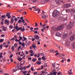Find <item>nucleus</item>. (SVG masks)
Wrapping results in <instances>:
<instances>
[{"mask_svg": "<svg viewBox=\"0 0 75 75\" xmlns=\"http://www.w3.org/2000/svg\"><path fill=\"white\" fill-rule=\"evenodd\" d=\"M67 6L68 7H69L71 6V4H67Z\"/></svg>", "mask_w": 75, "mask_h": 75, "instance_id": "44", "label": "nucleus"}, {"mask_svg": "<svg viewBox=\"0 0 75 75\" xmlns=\"http://www.w3.org/2000/svg\"><path fill=\"white\" fill-rule=\"evenodd\" d=\"M23 39H24V40H27V39L26 38H25V37H23Z\"/></svg>", "mask_w": 75, "mask_h": 75, "instance_id": "62", "label": "nucleus"}, {"mask_svg": "<svg viewBox=\"0 0 75 75\" xmlns=\"http://www.w3.org/2000/svg\"><path fill=\"white\" fill-rule=\"evenodd\" d=\"M38 1V0H32V2H33V3H36Z\"/></svg>", "mask_w": 75, "mask_h": 75, "instance_id": "24", "label": "nucleus"}, {"mask_svg": "<svg viewBox=\"0 0 75 75\" xmlns=\"http://www.w3.org/2000/svg\"><path fill=\"white\" fill-rule=\"evenodd\" d=\"M75 38L74 36H71L70 38V40L71 41H73L75 40Z\"/></svg>", "mask_w": 75, "mask_h": 75, "instance_id": "7", "label": "nucleus"}, {"mask_svg": "<svg viewBox=\"0 0 75 75\" xmlns=\"http://www.w3.org/2000/svg\"><path fill=\"white\" fill-rule=\"evenodd\" d=\"M32 46L34 50H37V46H35L34 44L32 45Z\"/></svg>", "mask_w": 75, "mask_h": 75, "instance_id": "11", "label": "nucleus"}, {"mask_svg": "<svg viewBox=\"0 0 75 75\" xmlns=\"http://www.w3.org/2000/svg\"><path fill=\"white\" fill-rule=\"evenodd\" d=\"M50 51L52 53H53V52H54V50H52V49H51L50 50Z\"/></svg>", "mask_w": 75, "mask_h": 75, "instance_id": "26", "label": "nucleus"}, {"mask_svg": "<svg viewBox=\"0 0 75 75\" xmlns=\"http://www.w3.org/2000/svg\"><path fill=\"white\" fill-rule=\"evenodd\" d=\"M5 22H4L5 24H7V25H9L10 24V22H9V21L8 20H6L5 21Z\"/></svg>", "mask_w": 75, "mask_h": 75, "instance_id": "9", "label": "nucleus"}, {"mask_svg": "<svg viewBox=\"0 0 75 75\" xmlns=\"http://www.w3.org/2000/svg\"><path fill=\"white\" fill-rule=\"evenodd\" d=\"M29 52L30 53V54H33L34 52L33 50H30L29 51Z\"/></svg>", "mask_w": 75, "mask_h": 75, "instance_id": "25", "label": "nucleus"}, {"mask_svg": "<svg viewBox=\"0 0 75 75\" xmlns=\"http://www.w3.org/2000/svg\"><path fill=\"white\" fill-rule=\"evenodd\" d=\"M31 66V64H29V65H28L27 67L28 68H30V67Z\"/></svg>", "mask_w": 75, "mask_h": 75, "instance_id": "48", "label": "nucleus"}, {"mask_svg": "<svg viewBox=\"0 0 75 75\" xmlns=\"http://www.w3.org/2000/svg\"><path fill=\"white\" fill-rule=\"evenodd\" d=\"M68 74L69 75H71L72 74V69H70L68 71Z\"/></svg>", "mask_w": 75, "mask_h": 75, "instance_id": "14", "label": "nucleus"}, {"mask_svg": "<svg viewBox=\"0 0 75 75\" xmlns=\"http://www.w3.org/2000/svg\"><path fill=\"white\" fill-rule=\"evenodd\" d=\"M37 61V59H32V61L33 62H35V61Z\"/></svg>", "mask_w": 75, "mask_h": 75, "instance_id": "29", "label": "nucleus"}, {"mask_svg": "<svg viewBox=\"0 0 75 75\" xmlns=\"http://www.w3.org/2000/svg\"><path fill=\"white\" fill-rule=\"evenodd\" d=\"M74 22H73L72 23L71 25H68L67 28H68L69 29L70 28H71L72 27H73V25H74Z\"/></svg>", "mask_w": 75, "mask_h": 75, "instance_id": "4", "label": "nucleus"}, {"mask_svg": "<svg viewBox=\"0 0 75 75\" xmlns=\"http://www.w3.org/2000/svg\"><path fill=\"white\" fill-rule=\"evenodd\" d=\"M18 26H16L15 27V28L16 29L17 31H19V30H21L22 28V27H19L18 28Z\"/></svg>", "mask_w": 75, "mask_h": 75, "instance_id": "6", "label": "nucleus"}, {"mask_svg": "<svg viewBox=\"0 0 75 75\" xmlns=\"http://www.w3.org/2000/svg\"><path fill=\"white\" fill-rule=\"evenodd\" d=\"M24 64V61H22L20 63V66H22V65H23V64Z\"/></svg>", "mask_w": 75, "mask_h": 75, "instance_id": "21", "label": "nucleus"}, {"mask_svg": "<svg viewBox=\"0 0 75 75\" xmlns=\"http://www.w3.org/2000/svg\"><path fill=\"white\" fill-rule=\"evenodd\" d=\"M30 42L28 41V42H26V45L27 46H28V45H30Z\"/></svg>", "mask_w": 75, "mask_h": 75, "instance_id": "19", "label": "nucleus"}, {"mask_svg": "<svg viewBox=\"0 0 75 75\" xmlns=\"http://www.w3.org/2000/svg\"><path fill=\"white\" fill-rule=\"evenodd\" d=\"M68 36V34L67 33H65L63 35V37L64 38H66Z\"/></svg>", "mask_w": 75, "mask_h": 75, "instance_id": "10", "label": "nucleus"}, {"mask_svg": "<svg viewBox=\"0 0 75 75\" xmlns=\"http://www.w3.org/2000/svg\"><path fill=\"white\" fill-rule=\"evenodd\" d=\"M52 66L54 68H55V64H53Z\"/></svg>", "mask_w": 75, "mask_h": 75, "instance_id": "47", "label": "nucleus"}, {"mask_svg": "<svg viewBox=\"0 0 75 75\" xmlns=\"http://www.w3.org/2000/svg\"><path fill=\"white\" fill-rule=\"evenodd\" d=\"M15 41H16V42H20V40H17V39H16Z\"/></svg>", "mask_w": 75, "mask_h": 75, "instance_id": "28", "label": "nucleus"}, {"mask_svg": "<svg viewBox=\"0 0 75 75\" xmlns=\"http://www.w3.org/2000/svg\"><path fill=\"white\" fill-rule=\"evenodd\" d=\"M21 21H22V20H20L18 21V23H21Z\"/></svg>", "mask_w": 75, "mask_h": 75, "instance_id": "40", "label": "nucleus"}, {"mask_svg": "<svg viewBox=\"0 0 75 75\" xmlns=\"http://www.w3.org/2000/svg\"><path fill=\"white\" fill-rule=\"evenodd\" d=\"M70 61H71V60H70V59H68L67 60V61H68V62H70Z\"/></svg>", "mask_w": 75, "mask_h": 75, "instance_id": "63", "label": "nucleus"}, {"mask_svg": "<svg viewBox=\"0 0 75 75\" xmlns=\"http://www.w3.org/2000/svg\"><path fill=\"white\" fill-rule=\"evenodd\" d=\"M30 55V56L32 57V56H33L34 55V54L31 53Z\"/></svg>", "mask_w": 75, "mask_h": 75, "instance_id": "60", "label": "nucleus"}, {"mask_svg": "<svg viewBox=\"0 0 75 75\" xmlns=\"http://www.w3.org/2000/svg\"><path fill=\"white\" fill-rule=\"evenodd\" d=\"M61 57L62 59H64V57H65V54H62V55L61 56Z\"/></svg>", "mask_w": 75, "mask_h": 75, "instance_id": "23", "label": "nucleus"}, {"mask_svg": "<svg viewBox=\"0 0 75 75\" xmlns=\"http://www.w3.org/2000/svg\"><path fill=\"white\" fill-rule=\"evenodd\" d=\"M11 50H14V47L13 46H12L11 48Z\"/></svg>", "mask_w": 75, "mask_h": 75, "instance_id": "51", "label": "nucleus"}, {"mask_svg": "<svg viewBox=\"0 0 75 75\" xmlns=\"http://www.w3.org/2000/svg\"><path fill=\"white\" fill-rule=\"evenodd\" d=\"M25 54H26V55H27V54H28V52L27 51H26Z\"/></svg>", "mask_w": 75, "mask_h": 75, "instance_id": "58", "label": "nucleus"}, {"mask_svg": "<svg viewBox=\"0 0 75 75\" xmlns=\"http://www.w3.org/2000/svg\"><path fill=\"white\" fill-rule=\"evenodd\" d=\"M50 74V75H52V73L51 72L50 73V74Z\"/></svg>", "mask_w": 75, "mask_h": 75, "instance_id": "64", "label": "nucleus"}, {"mask_svg": "<svg viewBox=\"0 0 75 75\" xmlns=\"http://www.w3.org/2000/svg\"><path fill=\"white\" fill-rule=\"evenodd\" d=\"M34 30H39V28H34Z\"/></svg>", "mask_w": 75, "mask_h": 75, "instance_id": "36", "label": "nucleus"}, {"mask_svg": "<svg viewBox=\"0 0 75 75\" xmlns=\"http://www.w3.org/2000/svg\"><path fill=\"white\" fill-rule=\"evenodd\" d=\"M31 69L32 71H34V68H33V67H31Z\"/></svg>", "mask_w": 75, "mask_h": 75, "instance_id": "57", "label": "nucleus"}, {"mask_svg": "<svg viewBox=\"0 0 75 75\" xmlns=\"http://www.w3.org/2000/svg\"><path fill=\"white\" fill-rule=\"evenodd\" d=\"M19 69H20V68L18 67L17 69H13V72H16L18 70H19Z\"/></svg>", "mask_w": 75, "mask_h": 75, "instance_id": "16", "label": "nucleus"}, {"mask_svg": "<svg viewBox=\"0 0 75 75\" xmlns=\"http://www.w3.org/2000/svg\"><path fill=\"white\" fill-rule=\"evenodd\" d=\"M27 14V12L25 11L23 13V14L24 15H25V14Z\"/></svg>", "mask_w": 75, "mask_h": 75, "instance_id": "52", "label": "nucleus"}, {"mask_svg": "<svg viewBox=\"0 0 75 75\" xmlns=\"http://www.w3.org/2000/svg\"><path fill=\"white\" fill-rule=\"evenodd\" d=\"M34 10L35 11H38V10L39 11H38V13H40V9H39L38 8L35 9H34Z\"/></svg>", "mask_w": 75, "mask_h": 75, "instance_id": "18", "label": "nucleus"}, {"mask_svg": "<svg viewBox=\"0 0 75 75\" xmlns=\"http://www.w3.org/2000/svg\"><path fill=\"white\" fill-rule=\"evenodd\" d=\"M64 7L65 8H68L67 4H66L64 5Z\"/></svg>", "mask_w": 75, "mask_h": 75, "instance_id": "30", "label": "nucleus"}, {"mask_svg": "<svg viewBox=\"0 0 75 75\" xmlns=\"http://www.w3.org/2000/svg\"><path fill=\"white\" fill-rule=\"evenodd\" d=\"M35 39H36V42H38V41H40V37L38 36V35H36L35 37Z\"/></svg>", "mask_w": 75, "mask_h": 75, "instance_id": "5", "label": "nucleus"}, {"mask_svg": "<svg viewBox=\"0 0 75 75\" xmlns=\"http://www.w3.org/2000/svg\"><path fill=\"white\" fill-rule=\"evenodd\" d=\"M44 67H47V64H45L44 65Z\"/></svg>", "mask_w": 75, "mask_h": 75, "instance_id": "55", "label": "nucleus"}, {"mask_svg": "<svg viewBox=\"0 0 75 75\" xmlns=\"http://www.w3.org/2000/svg\"><path fill=\"white\" fill-rule=\"evenodd\" d=\"M42 58L43 60H46V59H45L44 57H42Z\"/></svg>", "mask_w": 75, "mask_h": 75, "instance_id": "37", "label": "nucleus"}, {"mask_svg": "<svg viewBox=\"0 0 75 75\" xmlns=\"http://www.w3.org/2000/svg\"><path fill=\"white\" fill-rule=\"evenodd\" d=\"M19 37L20 38V40H20V41H21V40L23 39V38H22V37H20V35L19 36Z\"/></svg>", "mask_w": 75, "mask_h": 75, "instance_id": "32", "label": "nucleus"}, {"mask_svg": "<svg viewBox=\"0 0 75 75\" xmlns=\"http://www.w3.org/2000/svg\"><path fill=\"white\" fill-rule=\"evenodd\" d=\"M73 47L74 48L75 47V42L74 43V44L73 45Z\"/></svg>", "mask_w": 75, "mask_h": 75, "instance_id": "50", "label": "nucleus"}, {"mask_svg": "<svg viewBox=\"0 0 75 75\" xmlns=\"http://www.w3.org/2000/svg\"><path fill=\"white\" fill-rule=\"evenodd\" d=\"M36 64L38 65H40V64H41V62H40V61H37L36 62Z\"/></svg>", "mask_w": 75, "mask_h": 75, "instance_id": "20", "label": "nucleus"}, {"mask_svg": "<svg viewBox=\"0 0 75 75\" xmlns=\"http://www.w3.org/2000/svg\"><path fill=\"white\" fill-rule=\"evenodd\" d=\"M41 18H43V19L46 18L48 17V15H46L44 11H42V13H41Z\"/></svg>", "mask_w": 75, "mask_h": 75, "instance_id": "2", "label": "nucleus"}, {"mask_svg": "<svg viewBox=\"0 0 75 75\" xmlns=\"http://www.w3.org/2000/svg\"><path fill=\"white\" fill-rule=\"evenodd\" d=\"M23 25H26V26H27V24L25 22H24L23 23Z\"/></svg>", "mask_w": 75, "mask_h": 75, "instance_id": "43", "label": "nucleus"}, {"mask_svg": "<svg viewBox=\"0 0 75 75\" xmlns=\"http://www.w3.org/2000/svg\"><path fill=\"white\" fill-rule=\"evenodd\" d=\"M9 28H13V26L11 25L9 26Z\"/></svg>", "mask_w": 75, "mask_h": 75, "instance_id": "49", "label": "nucleus"}, {"mask_svg": "<svg viewBox=\"0 0 75 75\" xmlns=\"http://www.w3.org/2000/svg\"><path fill=\"white\" fill-rule=\"evenodd\" d=\"M43 73H45V71H42V73L40 74H39L40 75H42V74H43Z\"/></svg>", "mask_w": 75, "mask_h": 75, "instance_id": "42", "label": "nucleus"}, {"mask_svg": "<svg viewBox=\"0 0 75 75\" xmlns=\"http://www.w3.org/2000/svg\"><path fill=\"white\" fill-rule=\"evenodd\" d=\"M57 72H54L53 73V75H56L57 74Z\"/></svg>", "mask_w": 75, "mask_h": 75, "instance_id": "31", "label": "nucleus"}, {"mask_svg": "<svg viewBox=\"0 0 75 75\" xmlns=\"http://www.w3.org/2000/svg\"><path fill=\"white\" fill-rule=\"evenodd\" d=\"M57 4H59L60 3H61V0H55Z\"/></svg>", "mask_w": 75, "mask_h": 75, "instance_id": "13", "label": "nucleus"}, {"mask_svg": "<svg viewBox=\"0 0 75 75\" xmlns=\"http://www.w3.org/2000/svg\"><path fill=\"white\" fill-rule=\"evenodd\" d=\"M0 58H2V54L1 53H0Z\"/></svg>", "mask_w": 75, "mask_h": 75, "instance_id": "56", "label": "nucleus"}, {"mask_svg": "<svg viewBox=\"0 0 75 75\" xmlns=\"http://www.w3.org/2000/svg\"><path fill=\"white\" fill-rule=\"evenodd\" d=\"M59 15V12L57 11H54L52 13L53 17H57Z\"/></svg>", "mask_w": 75, "mask_h": 75, "instance_id": "1", "label": "nucleus"}, {"mask_svg": "<svg viewBox=\"0 0 75 75\" xmlns=\"http://www.w3.org/2000/svg\"><path fill=\"white\" fill-rule=\"evenodd\" d=\"M35 27H38V23H35Z\"/></svg>", "mask_w": 75, "mask_h": 75, "instance_id": "46", "label": "nucleus"}, {"mask_svg": "<svg viewBox=\"0 0 75 75\" xmlns=\"http://www.w3.org/2000/svg\"><path fill=\"white\" fill-rule=\"evenodd\" d=\"M4 41V39H1L0 40V42H3Z\"/></svg>", "mask_w": 75, "mask_h": 75, "instance_id": "33", "label": "nucleus"}, {"mask_svg": "<svg viewBox=\"0 0 75 75\" xmlns=\"http://www.w3.org/2000/svg\"><path fill=\"white\" fill-rule=\"evenodd\" d=\"M14 20H15V21H17L18 20V19H17V18H15Z\"/></svg>", "mask_w": 75, "mask_h": 75, "instance_id": "54", "label": "nucleus"}, {"mask_svg": "<svg viewBox=\"0 0 75 75\" xmlns=\"http://www.w3.org/2000/svg\"><path fill=\"white\" fill-rule=\"evenodd\" d=\"M11 21L10 23L11 24H13L14 23V19H13V17H12L11 18Z\"/></svg>", "mask_w": 75, "mask_h": 75, "instance_id": "15", "label": "nucleus"}, {"mask_svg": "<svg viewBox=\"0 0 75 75\" xmlns=\"http://www.w3.org/2000/svg\"><path fill=\"white\" fill-rule=\"evenodd\" d=\"M21 30V31H24V30H25V28L24 27H23V28H22Z\"/></svg>", "mask_w": 75, "mask_h": 75, "instance_id": "27", "label": "nucleus"}, {"mask_svg": "<svg viewBox=\"0 0 75 75\" xmlns=\"http://www.w3.org/2000/svg\"><path fill=\"white\" fill-rule=\"evenodd\" d=\"M2 28H3V31H6V28L4 27V26H2Z\"/></svg>", "mask_w": 75, "mask_h": 75, "instance_id": "17", "label": "nucleus"}, {"mask_svg": "<svg viewBox=\"0 0 75 75\" xmlns=\"http://www.w3.org/2000/svg\"><path fill=\"white\" fill-rule=\"evenodd\" d=\"M64 25H60L56 29V30L58 31V30H62V28H64Z\"/></svg>", "mask_w": 75, "mask_h": 75, "instance_id": "3", "label": "nucleus"}, {"mask_svg": "<svg viewBox=\"0 0 75 75\" xmlns=\"http://www.w3.org/2000/svg\"><path fill=\"white\" fill-rule=\"evenodd\" d=\"M14 47L15 48H16L17 47V44L15 43L14 44Z\"/></svg>", "mask_w": 75, "mask_h": 75, "instance_id": "34", "label": "nucleus"}, {"mask_svg": "<svg viewBox=\"0 0 75 75\" xmlns=\"http://www.w3.org/2000/svg\"><path fill=\"white\" fill-rule=\"evenodd\" d=\"M16 38H17V36H15L13 38H12L11 40H13V41H14Z\"/></svg>", "mask_w": 75, "mask_h": 75, "instance_id": "22", "label": "nucleus"}, {"mask_svg": "<svg viewBox=\"0 0 75 75\" xmlns=\"http://www.w3.org/2000/svg\"><path fill=\"white\" fill-rule=\"evenodd\" d=\"M6 16L8 17V18H11V16L10 15V13L8 12L6 15Z\"/></svg>", "mask_w": 75, "mask_h": 75, "instance_id": "8", "label": "nucleus"}, {"mask_svg": "<svg viewBox=\"0 0 75 75\" xmlns=\"http://www.w3.org/2000/svg\"><path fill=\"white\" fill-rule=\"evenodd\" d=\"M1 25H3L4 24V22L3 21H2L1 22Z\"/></svg>", "mask_w": 75, "mask_h": 75, "instance_id": "35", "label": "nucleus"}, {"mask_svg": "<svg viewBox=\"0 0 75 75\" xmlns=\"http://www.w3.org/2000/svg\"><path fill=\"white\" fill-rule=\"evenodd\" d=\"M19 69H20L21 70H22L23 69V67H21L20 68H19Z\"/></svg>", "mask_w": 75, "mask_h": 75, "instance_id": "53", "label": "nucleus"}, {"mask_svg": "<svg viewBox=\"0 0 75 75\" xmlns=\"http://www.w3.org/2000/svg\"><path fill=\"white\" fill-rule=\"evenodd\" d=\"M3 47V45H0V50H1V49Z\"/></svg>", "mask_w": 75, "mask_h": 75, "instance_id": "41", "label": "nucleus"}, {"mask_svg": "<svg viewBox=\"0 0 75 75\" xmlns=\"http://www.w3.org/2000/svg\"><path fill=\"white\" fill-rule=\"evenodd\" d=\"M56 35V36H57L58 37H61V34L58 32L57 33Z\"/></svg>", "mask_w": 75, "mask_h": 75, "instance_id": "12", "label": "nucleus"}, {"mask_svg": "<svg viewBox=\"0 0 75 75\" xmlns=\"http://www.w3.org/2000/svg\"><path fill=\"white\" fill-rule=\"evenodd\" d=\"M30 30H33L34 29V28H33L32 27L30 28Z\"/></svg>", "mask_w": 75, "mask_h": 75, "instance_id": "59", "label": "nucleus"}, {"mask_svg": "<svg viewBox=\"0 0 75 75\" xmlns=\"http://www.w3.org/2000/svg\"><path fill=\"white\" fill-rule=\"evenodd\" d=\"M59 53H57L56 54H55V55H59Z\"/></svg>", "mask_w": 75, "mask_h": 75, "instance_id": "61", "label": "nucleus"}, {"mask_svg": "<svg viewBox=\"0 0 75 75\" xmlns=\"http://www.w3.org/2000/svg\"><path fill=\"white\" fill-rule=\"evenodd\" d=\"M34 75H38V74L37 72L34 73Z\"/></svg>", "mask_w": 75, "mask_h": 75, "instance_id": "39", "label": "nucleus"}, {"mask_svg": "<svg viewBox=\"0 0 75 75\" xmlns=\"http://www.w3.org/2000/svg\"><path fill=\"white\" fill-rule=\"evenodd\" d=\"M22 58H19L18 59V61H21V60L22 59Z\"/></svg>", "mask_w": 75, "mask_h": 75, "instance_id": "45", "label": "nucleus"}, {"mask_svg": "<svg viewBox=\"0 0 75 75\" xmlns=\"http://www.w3.org/2000/svg\"><path fill=\"white\" fill-rule=\"evenodd\" d=\"M26 73H27V71H25L23 72V74L24 75H26Z\"/></svg>", "mask_w": 75, "mask_h": 75, "instance_id": "38", "label": "nucleus"}]
</instances>
